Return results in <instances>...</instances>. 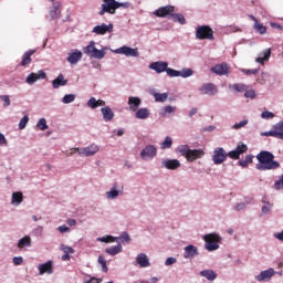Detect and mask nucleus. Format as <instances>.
<instances>
[{
    "label": "nucleus",
    "instance_id": "obj_1",
    "mask_svg": "<svg viewBox=\"0 0 283 283\" xmlns=\"http://www.w3.org/2000/svg\"><path fill=\"white\" fill-rule=\"evenodd\" d=\"M256 164L258 171H273L275 169H280V161L275 160V155L269 150H261L256 155Z\"/></svg>",
    "mask_w": 283,
    "mask_h": 283
},
{
    "label": "nucleus",
    "instance_id": "obj_2",
    "mask_svg": "<svg viewBox=\"0 0 283 283\" xmlns=\"http://www.w3.org/2000/svg\"><path fill=\"white\" fill-rule=\"evenodd\" d=\"M118 8L128 10L132 8V2H118L116 0H103L101 4V10L98 11L99 17H105V14H116Z\"/></svg>",
    "mask_w": 283,
    "mask_h": 283
},
{
    "label": "nucleus",
    "instance_id": "obj_3",
    "mask_svg": "<svg viewBox=\"0 0 283 283\" xmlns=\"http://www.w3.org/2000/svg\"><path fill=\"white\" fill-rule=\"evenodd\" d=\"M81 156V158H92V156H96L101 151V146L97 144H91L85 147H77L73 149Z\"/></svg>",
    "mask_w": 283,
    "mask_h": 283
},
{
    "label": "nucleus",
    "instance_id": "obj_4",
    "mask_svg": "<svg viewBox=\"0 0 283 283\" xmlns=\"http://www.w3.org/2000/svg\"><path fill=\"white\" fill-rule=\"evenodd\" d=\"M220 240L222 239L217 233L205 234L203 241L206 242V251H218L220 249Z\"/></svg>",
    "mask_w": 283,
    "mask_h": 283
},
{
    "label": "nucleus",
    "instance_id": "obj_5",
    "mask_svg": "<svg viewBox=\"0 0 283 283\" xmlns=\"http://www.w3.org/2000/svg\"><path fill=\"white\" fill-rule=\"evenodd\" d=\"M196 39L199 41H213V29L209 25H199L196 29Z\"/></svg>",
    "mask_w": 283,
    "mask_h": 283
},
{
    "label": "nucleus",
    "instance_id": "obj_6",
    "mask_svg": "<svg viewBox=\"0 0 283 283\" xmlns=\"http://www.w3.org/2000/svg\"><path fill=\"white\" fill-rule=\"evenodd\" d=\"M139 156L144 163H149V160H154V158L158 156V147H156V145L148 144L142 149Z\"/></svg>",
    "mask_w": 283,
    "mask_h": 283
},
{
    "label": "nucleus",
    "instance_id": "obj_7",
    "mask_svg": "<svg viewBox=\"0 0 283 283\" xmlns=\"http://www.w3.org/2000/svg\"><path fill=\"white\" fill-rule=\"evenodd\" d=\"M125 193V187L123 185L115 182L108 191H106V200H116L120 198Z\"/></svg>",
    "mask_w": 283,
    "mask_h": 283
},
{
    "label": "nucleus",
    "instance_id": "obj_8",
    "mask_svg": "<svg viewBox=\"0 0 283 283\" xmlns=\"http://www.w3.org/2000/svg\"><path fill=\"white\" fill-rule=\"evenodd\" d=\"M148 67L149 70H153L154 72H156V74H163L164 72H166L167 76H169V71L174 70L169 67V63L165 61L153 62L149 64Z\"/></svg>",
    "mask_w": 283,
    "mask_h": 283
},
{
    "label": "nucleus",
    "instance_id": "obj_9",
    "mask_svg": "<svg viewBox=\"0 0 283 283\" xmlns=\"http://www.w3.org/2000/svg\"><path fill=\"white\" fill-rule=\"evenodd\" d=\"M228 158L227 150H224L222 147H217L213 149L212 153V163L213 165H222V163H226Z\"/></svg>",
    "mask_w": 283,
    "mask_h": 283
},
{
    "label": "nucleus",
    "instance_id": "obj_10",
    "mask_svg": "<svg viewBox=\"0 0 283 283\" xmlns=\"http://www.w3.org/2000/svg\"><path fill=\"white\" fill-rule=\"evenodd\" d=\"M248 150H249V147L245 144H238L235 149L227 153V156L232 160H240V156H242V154H247Z\"/></svg>",
    "mask_w": 283,
    "mask_h": 283
},
{
    "label": "nucleus",
    "instance_id": "obj_11",
    "mask_svg": "<svg viewBox=\"0 0 283 283\" xmlns=\"http://www.w3.org/2000/svg\"><path fill=\"white\" fill-rule=\"evenodd\" d=\"M160 165L161 169H168V171H176V169H180V167H182L180 160L169 158L161 159Z\"/></svg>",
    "mask_w": 283,
    "mask_h": 283
},
{
    "label": "nucleus",
    "instance_id": "obj_12",
    "mask_svg": "<svg viewBox=\"0 0 283 283\" xmlns=\"http://www.w3.org/2000/svg\"><path fill=\"white\" fill-rule=\"evenodd\" d=\"M199 92L203 96H216V95H218V86H216V84L209 83V82L208 83H203L199 87Z\"/></svg>",
    "mask_w": 283,
    "mask_h": 283
},
{
    "label": "nucleus",
    "instance_id": "obj_13",
    "mask_svg": "<svg viewBox=\"0 0 283 283\" xmlns=\"http://www.w3.org/2000/svg\"><path fill=\"white\" fill-rule=\"evenodd\" d=\"M200 255V250L198 247L193 244L186 245L184 248V259L185 260H193Z\"/></svg>",
    "mask_w": 283,
    "mask_h": 283
},
{
    "label": "nucleus",
    "instance_id": "obj_14",
    "mask_svg": "<svg viewBox=\"0 0 283 283\" xmlns=\"http://www.w3.org/2000/svg\"><path fill=\"white\" fill-rule=\"evenodd\" d=\"M43 78H48V74L45 73V71L40 70L38 71V73H30L25 78V83L28 85H34L36 81H41Z\"/></svg>",
    "mask_w": 283,
    "mask_h": 283
},
{
    "label": "nucleus",
    "instance_id": "obj_15",
    "mask_svg": "<svg viewBox=\"0 0 283 283\" xmlns=\"http://www.w3.org/2000/svg\"><path fill=\"white\" fill-rule=\"evenodd\" d=\"M168 74L170 78H178V76H181V78H189L193 74V70L191 69H182L181 71L177 70H170L168 71Z\"/></svg>",
    "mask_w": 283,
    "mask_h": 283
},
{
    "label": "nucleus",
    "instance_id": "obj_16",
    "mask_svg": "<svg viewBox=\"0 0 283 283\" xmlns=\"http://www.w3.org/2000/svg\"><path fill=\"white\" fill-rule=\"evenodd\" d=\"M271 48L264 49L261 51L254 60V63H259V65H264V63H269L271 60Z\"/></svg>",
    "mask_w": 283,
    "mask_h": 283
},
{
    "label": "nucleus",
    "instance_id": "obj_17",
    "mask_svg": "<svg viewBox=\"0 0 283 283\" xmlns=\"http://www.w3.org/2000/svg\"><path fill=\"white\" fill-rule=\"evenodd\" d=\"M273 275H275V270L270 268L265 271H261L258 275L254 276V280H256V282H269Z\"/></svg>",
    "mask_w": 283,
    "mask_h": 283
},
{
    "label": "nucleus",
    "instance_id": "obj_18",
    "mask_svg": "<svg viewBox=\"0 0 283 283\" xmlns=\"http://www.w3.org/2000/svg\"><path fill=\"white\" fill-rule=\"evenodd\" d=\"M134 265L140 266V269H148V266H151V262H149V256L145 253H139L135 259Z\"/></svg>",
    "mask_w": 283,
    "mask_h": 283
},
{
    "label": "nucleus",
    "instance_id": "obj_19",
    "mask_svg": "<svg viewBox=\"0 0 283 283\" xmlns=\"http://www.w3.org/2000/svg\"><path fill=\"white\" fill-rule=\"evenodd\" d=\"M115 54H124L125 56L138 57V49H133L130 46H120L119 49L114 50Z\"/></svg>",
    "mask_w": 283,
    "mask_h": 283
},
{
    "label": "nucleus",
    "instance_id": "obj_20",
    "mask_svg": "<svg viewBox=\"0 0 283 283\" xmlns=\"http://www.w3.org/2000/svg\"><path fill=\"white\" fill-rule=\"evenodd\" d=\"M81 59H83V52L78 51L77 49H74L67 53L66 61L67 63H70V65H76V63H78Z\"/></svg>",
    "mask_w": 283,
    "mask_h": 283
},
{
    "label": "nucleus",
    "instance_id": "obj_21",
    "mask_svg": "<svg viewBox=\"0 0 283 283\" xmlns=\"http://www.w3.org/2000/svg\"><path fill=\"white\" fill-rule=\"evenodd\" d=\"M107 32H114V24L102 23V24H97L93 28L94 34L103 35V34H107Z\"/></svg>",
    "mask_w": 283,
    "mask_h": 283
},
{
    "label": "nucleus",
    "instance_id": "obj_22",
    "mask_svg": "<svg viewBox=\"0 0 283 283\" xmlns=\"http://www.w3.org/2000/svg\"><path fill=\"white\" fill-rule=\"evenodd\" d=\"M39 275H52L54 273V264L52 261H46L45 263L39 264L38 266Z\"/></svg>",
    "mask_w": 283,
    "mask_h": 283
},
{
    "label": "nucleus",
    "instance_id": "obj_23",
    "mask_svg": "<svg viewBox=\"0 0 283 283\" xmlns=\"http://www.w3.org/2000/svg\"><path fill=\"white\" fill-rule=\"evenodd\" d=\"M205 156V150L202 149H191L188 151V157H186V160L188 163H196V160H199Z\"/></svg>",
    "mask_w": 283,
    "mask_h": 283
},
{
    "label": "nucleus",
    "instance_id": "obj_24",
    "mask_svg": "<svg viewBox=\"0 0 283 283\" xmlns=\"http://www.w3.org/2000/svg\"><path fill=\"white\" fill-rule=\"evenodd\" d=\"M211 72L217 76H227L229 74V65L227 63L217 64L211 67Z\"/></svg>",
    "mask_w": 283,
    "mask_h": 283
},
{
    "label": "nucleus",
    "instance_id": "obj_25",
    "mask_svg": "<svg viewBox=\"0 0 283 283\" xmlns=\"http://www.w3.org/2000/svg\"><path fill=\"white\" fill-rule=\"evenodd\" d=\"M143 104V99L138 96H129L128 97V109L130 112H136L138 111V107Z\"/></svg>",
    "mask_w": 283,
    "mask_h": 283
},
{
    "label": "nucleus",
    "instance_id": "obj_26",
    "mask_svg": "<svg viewBox=\"0 0 283 283\" xmlns=\"http://www.w3.org/2000/svg\"><path fill=\"white\" fill-rule=\"evenodd\" d=\"M101 113H102V116H103V120L105 123H112V120H114V111H112V107L109 106H104L101 108Z\"/></svg>",
    "mask_w": 283,
    "mask_h": 283
},
{
    "label": "nucleus",
    "instance_id": "obj_27",
    "mask_svg": "<svg viewBox=\"0 0 283 283\" xmlns=\"http://www.w3.org/2000/svg\"><path fill=\"white\" fill-rule=\"evenodd\" d=\"M149 116H151V112L147 107H142L135 111V118H137V120H147Z\"/></svg>",
    "mask_w": 283,
    "mask_h": 283
},
{
    "label": "nucleus",
    "instance_id": "obj_28",
    "mask_svg": "<svg viewBox=\"0 0 283 283\" xmlns=\"http://www.w3.org/2000/svg\"><path fill=\"white\" fill-rule=\"evenodd\" d=\"M174 10H175L174 6H166L154 11V14L155 17L164 18V17H167L168 14H171Z\"/></svg>",
    "mask_w": 283,
    "mask_h": 283
},
{
    "label": "nucleus",
    "instance_id": "obj_29",
    "mask_svg": "<svg viewBox=\"0 0 283 283\" xmlns=\"http://www.w3.org/2000/svg\"><path fill=\"white\" fill-rule=\"evenodd\" d=\"M49 14L51 21H54V19H59L61 17V2H53V6L51 7Z\"/></svg>",
    "mask_w": 283,
    "mask_h": 283
},
{
    "label": "nucleus",
    "instance_id": "obj_30",
    "mask_svg": "<svg viewBox=\"0 0 283 283\" xmlns=\"http://www.w3.org/2000/svg\"><path fill=\"white\" fill-rule=\"evenodd\" d=\"M18 249H30L32 247V238L30 235H24L23 238L18 240Z\"/></svg>",
    "mask_w": 283,
    "mask_h": 283
},
{
    "label": "nucleus",
    "instance_id": "obj_31",
    "mask_svg": "<svg viewBox=\"0 0 283 283\" xmlns=\"http://www.w3.org/2000/svg\"><path fill=\"white\" fill-rule=\"evenodd\" d=\"M65 85H67V80H65V76H63L62 73H60L59 76L52 81L53 90H59V87H63Z\"/></svg>",
    "mask_w": 283,
    "mask_h": 283
},
{
    "label": "nucleus",
    "instance_id": "obj_32",
    "mask_svg": "<svg viewBox=\"0 0 283 283\" xmlns=\"http://www.w3.org/2000/svg\"><path fill=\"white\" fill-rule=\"evenodd\" d=\"M272 130L274 132V138H279V140H283V120L274 124L272 126Z\"/></svg>",
    "mask_w": 283,
    "mask_h": 283
},
{
    "label": "nucleus",
    "instance_id": "obj_33",
    "mask_svg": "<svg viewBox=\"0 0 283 283\" xmlns=\"http://www.w3.org/2000/svg\"><path fill=\"white\" fill-rule=\"evenodd\" d=\"M262 207H261V214L260 218H264V216H269L271 213V210L273 209V203L266 200H262Z\"/></svg>",
    "mask_w": 283,
    "mask_h": 283
},
{
    "label": "nucleus",
    "instance_id": "obj_34",
    "mask_svg": "<svg viewBox=\"0 0 283 283\" xmlns=\"http://www.w3.org/2000/svg\"><path fill=\"white\" fill-rule=\"evenodd\" d=\"M199 274L201 275V277H206V280H208L209 282H213V280L218 277V273H216V271L213 270H202Z\"/></svg>",
    "mask_w": 283,
    "mask_h": 283
},
{
    "label": "nucleus",
    "instance_id": "obj_35",
    "mask_svg": "<svg viewBox=\"0 0 283 283\" xmlns=\"http://www.w3.org/2000/svg\"><path fill=\"white\" fill-rule=\"evenodd\" d=\"M23 202V192L17 191L11 195V205L13 207H19Z\"/></svg>",
    "mask_w": 283,
    "mask_h": 283
},
{
    "label": "nucleus",
    "instance_id": "obj_36",
    "mask_svg": "<svg viewBox=\"0 0 283 283\" xmlns=\"http://www.w3.org/2000/svg\"><path fill=\"white\" fill-rule=\"evenodd\" d=\"M251 19L254 21L253 30H254L258 34H266V27H264L263 24H261L260 22H258V19H255V17L251 15Z\"/></svg>",
    "mask_w": 283,
    "mask_h": 283
},
{
    "label": "nucleus",
    "instance_id": "obj_37",
    "mask_svg": "<svg viewBox=\"0 0 283 283\" xmlns=\"http://www.w3.org/2000/svg\"><path fill=\"white\" fill-rule=\"evenodd\" d=\"M191 148L189 147V145H180L176 148V153L180 154L184 158L187 159V157L189 156V150Z\"/></svg>",
    "mask_w": 283,
    "mask_h": 283
},
{
    "label": "nucleus",
    "instance_id": "obj_38",
    "mask_svg": "<svg viewBox=\"0 0 283 283\" xmlns=\"http://www.w3.org/2000/svg\"><path fill=\"white\" fill-rule=\"evenodd\" d=\"M120 251H123V245L120 243L112 248L105 249V253H107L108 255H118Z\"/></svg>",
    "mask_w": 283,
    "mask_h": 283
},
{
    "label": "nucleus",
    "instance_id": "obj_39",
    "mask_svg": "<svg viewBox=\"0 0 283 283\" xmlns=\"http://www.w3.org/2000/svg\"><path fill=\"white\" fill-rule=\"evenodd\" d=\"M151 95L154 96V98L157 103H165V101H167V98H169V93L153 92Z\"/></svg>",
    "mask_w": 283,
    "mask_h": 283
},
{
    "label": "nucleus",
    "instance_id": "obj_40",
    "mask_svg": "<svg viewBox=\"0 0 283 283\" xmlns=\"http://www.w3.org/2000/svg\"><path fill=\"white\" fill-rule=\"evenodd\" d=\"M34 50H29L27 51L24 54H23V57H22V62H21V65L22 66H25V65H29V63L32 62V59L30 56H32V54H34Z\"/></svg>",
    "mask_w": 283,
    "mask_h": 283
},
{
    "label": "nucleus",
    "instance_id": "obj_41",
    "mask_svg": "<svg viewBox=\"0 0 283 283\" xmlns=\"http://www.w3.org/2000/svg\"><path fill=\"white\" fill-rule=\"evenodd\" d=\"M107 50V48H103L101 50L96 49L93 51V54L91 55L92 59H105V51Z\"/></svg>",
    "mask_w": 283,
    "mask_h": 283
},
{
    "label": "nucleus",
    "instance_id": "obj_42",
    "mask_svg": "<svg viewBox=\"0 0 283 283\" xmlns=\"http://www.w3.org/2000/svg\"><path fill=\"white\" fill-rule=\"evenodd\" d=\"M171 145H174V139H171L169 136H166L164 142L160 144V149H171Z\"/></svg>",
    "mask_w": 283,
    "mask_h": 283
},
{
    "label": "nucleus",
    "instance_id": "obj_43",
    "mask_svg": "<svg viewBox=\"0 0 283 283\" xmlns=\"http://www.w3.org/2000/svg\"><path fill=\"white\" fill-rule=\"evenodd\" d=\"M174 112H176V106L168 105L160 109L159 115L167 116V114H174Z\"/></svg>",
    "mask_w": 283,
    "mask_h": 283
},
{
    "label": "nucleus",
    "instance_id": "obj_44",
    "mask_svg": "<svg viewBox=\"0 0 283 283\" xmlns=\"http://www.w3.org/2000/svg\"><path fill=\"white\" fill-rule=\"evenodd\" d=\"M96 43L94 41H91L90 44L84 49V54H87L92 57L94 54V51L96 50Z\"/></svg>",
    "mask_w": 283,
    "mask_h": 283
},
{
    "label": "nucleus",
    "instance_id": "obj_45",
    "mask_svg": "<svg viewBox=\"0 0 283 283\" xmlns=\"http://www.w3.org/2000/svg\"><path fill=\"white\" fill-rule=\"evenodd\" d=\"M76 101V95L75 94H66L62 98V103L64 105H70V103H74Z\"/></svg>",
    "mask_w": 283,
    "mask_h": 283
},
{
    "label": "nucleus",
    "instance_id": "obj_46",
    "mask_svg": "<svg viewBox=\"0 0 283 283\" xmlns=\"http://www.w3.org/2000/svg\"><path fill=\"white\" fill-rule=\"evenodd\" d=\"M96 240H97V242H105L106 244L108 242H118V238L112 237V235L99 237Z\"/></svg>",
    "mask_w": 283,
    "mask_h": 283
},
{
    "label": "nucleus",
    "instance_id": "obj_47",
    "mask_svg": "<svg viewBox=\"0 0 283 283\" xmlns=\"http://www.w3.org/2000/svg\"><path fill=\"white\" fill-rule=\"evenodd\" d=\"M36 127L41 132H45V129H48V119H45V117L40 118L38 120Z\"/></svg>",
    "mask_w": 283,
    "mask_h": 283
},
{
    "label": "nucleus",
    "instance_id": "obj_48",
    "mask_svg": "<svg viewBox=\"0 0 283 283\" xmlns=\"http://www.w3.org/2000/svg\"><path fill=\"white\" fill-rule=\"evenodd\" d=\"M171 19L172 21L180 23V25H185V15H182L181 13L171 14Z\"/></svg>",
    "mask_w": 283,
    "mask_h": 283
},
{
    "label": "nucleus",
    "instance_id": "obj_49",
    "mask_svg": "<svg viewBox=\"0 0 283 283\" xmlns=\"http://www.w3.org/2000/svg\"><path fill=\"white\" fill-rule=\"evenodd\" d=\"M97 262L98 264H101L103 273H107V261L105 260V256H103V254L98 256Z\"/></svg>",
    "mask_w": 283,
    "mask_h": 283
},
{
    "label": "nucleus",
    "instance_id": "obj_50",
    "mask_svg": "<svg viewBox=\"0 0 283 283\" xmlns=\"http://www.w3.org/2000/svg\"><path fill=\"white\" fill-rule=\"evenodd\" d=\"M87 107H90V109H96L98 108V99H96V97H91L87 103H86Z\"/></svg>",
    "mask_w": 283,
    "mask_h": 283
},
{
    "label": "nucleus",
    "instance_id": "obj_51",
    "mask_svg": "<svg viewBox=\"0 0 283 283\" xmlns=\"http://www.w3.org/2000/svg\"><path fill=\"white\" fill-rule=\"evenodd\" d=\"M247 125H249V119H243L240 123H235L234 125H232L231 129H243V127H247Z\"/></svg>",
    "mask_w": 283,
    "mask_h": 283
},
{
    "label": "nucleus",
    "instance_id": "obj_52",
    "mask_svg": "<svg viewBox=\"0 0 283 283\" xmlns=\"http://www.w3.org/2000/svg\"><path fill=\"white\" fill-rule=\"evenodd\" d=\"M28 123H30V117L24 115L19 122V129H25V127H28Z\"/></svg>",
    "mask_w": 283,
    "mask_h": 283
},
{
    "label": "nucleus",
    "instance_id": "obj_53",
    "mask_svg": "<svg viewBox=\"0 0 283 283\" xmlns=\"http://www.w3.org/2000/svg\"><path fill=\"white\" fill-rule=\"evenodd\" d=\"M60 251H63V253L72 255L74 253V248L61 243L60 244Z\"/></svg>",
    "mask_w": 283,
    "mask_h": 283
},
{
    "label": "nucleus",
    "instance_id": "obj_54",
    "mask_svg": "<svg viewBox=\"0 0 283 283\" xmlns=\"http://www.w3.org/2000/svg\"><path fill=\"white\" fill-rule=\"evenodd\" d=\"M230 90H234V92H247V86L244 84H232L230 85Z\"/></svg>",
    "mask_w": 283,
    "mask_h": 283
},
{
    "label": "nucleus",
    "instance_id": "obj_55",
    "mask_svg": "<svg viewBox=\"0 0 283 283\" xmlns=\"http://www.w3.org/2000/svg\"><path fill=\"white\" fill-rule=\"evenodd\" d=\"M32 233L34 238H41L43 235V226H36L33 230Z\"/></svg>",
    "mask_w": 283,
    "mask_h": 283
},
{
    "label": "nucleus",
    "instance_id": "obj_56",
    "mask_svg": "<svg viewBox=\"0 0 283 283\" xmlns=\"http://www.w3.org/2000/svg\"><path fill=\"white\" fill-rule=\"evenodd\" d=\"M115 238H117V240H120L122 242H126V243L132 242V238L129 237V233H127V232H122V234L119 237H115Z\"/></svg>",
    "mask_w": 283,
    "mask_h": 283
},
{
    "label": "nucleus",
    "instance_id": "obj_57",
    "mask_svg": "<svg viewBox=\"0 0 283 283\" xmlns=\"http://www.w3.org/2000/svg\"><path fill=\"white\" fill-rule=\"evenodd\" d=\"M240 72H242V74H245L247 76L251 75V74H260V70L258 69H241Z\"/></svg>",
    "mask_w": 283,
    "mask_h": 283
},
{
    "label": "nucleus",
    "instance_id": "obj_58",
    "mask_svg": "<svg viewBox=\"0 0 283 283\" xmlns=\"http://www.w3.org/2000/svg\"><path fill=\"white\" fill-rule=\"evenodd\" d=\"M261 118H264L265 120H269L271 118H275V114H273V112H271V111H264L261 114Z\"/></svg>",
    "mask_w": 283,
    "mask_h": 283
},
{
    "label": "nucleus",
    "instance_id": "obj_59",
    "mask_svg": "<svg viewBox=\"0 0 283 283\" xmlns=\"http://www.w3.org/2000/svg\"><path fill=\"white\" fill-rule=\"evenodd\" d=\"M274 189L280 191L283 189V175L274 182Z\"/></svg>",
    "mask_w": 283,
    "mask_h": 283
},
{
    "label": "nucleus",
    "instance_id": "obj_60",
    "mask_svg": "<svg viewBox=\"0 0 283 283\" xmlns=\"http://www.w3.org/2000/svg\"><path fill=\"white\" fill-rule=\"evenodd\" d=\"M0 101L4 103V107H10V96L9 95H0Z\"/></svg>",
    "mask_w": 283,
    "mask_h": 283
},
{
    "label": "nucleus",
    "instance_id": "obj_61",
    "mask_svg": "<svg viewBox=\"0 0 283 283\" xmlns=\"http://www.w3.org/2000/svg\"><path fill=\"white\" fill-rule=\"evenodd\" d=\"M12 262H13L14 266H21V264H23V258L22 256H14L12 259Z\"/></svg>",
    "mask_w": 283,
    "mask_h": 283
},
{
    "label": "nucleus",
    "instance_id": "obj_62",
    "mask_svg": "<svg viewBox=\"0 0 283 283\" xmlns=\"http://www.w3.org/2000/svg\"><path fill=\"white\" fill-rule=\"evenodd\" d=\"M57 231L59 233H70V227L63 224V226H60L57 227Z\"/></svg>",
    "mask_w": 283,
    "mask_h": 283
},
{
    "label": "nucleus",
    "instance_id": "obj_63",
    "mask_svg": "<svg viewBox=\"0 0 283 283\" xmlns=\"http://www.w3.org/2000/svg\"><path fill=\"white\" fill-rule=\"evenodd\" d=\"M245 98H255V90H249L244 93Z\"/></svg>",
    "mask_w": 283,
    "mask_h": 283
},
{
    "label": "nucleus",
    "instance_id": "obj_64",
    "mask_svg": "<svg viewBox=\"0 0 283 283\" xmlns=\"http://www.w3.org/2000/svg\"><path fill=\"white\" fill-rule=\"evenodd\" d=\"M172 264H176V258L169 256L168 259H166L165 261L166 266H171Z\"/></svg>",
    "mask_w": 283,
    "mask_h": 283
}]
</instances>
